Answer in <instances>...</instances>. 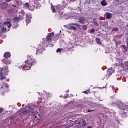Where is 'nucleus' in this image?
Wrapping results in <instances>:
<instances>
[{
    "label": "nucleus",
    "instance_id": "nucleus-1",
    "mask_svg": "<svg viewBox=\"0 0 128 128\" xmlns=\"http://www.w3.org/2000/svg\"><path fill=\"white\" fill-rule=\"evenodd\" d=\"M64 28H66L67 30H76V27L80 28V25L76 23H71L68 25H64Z\"/></svg>",
    "mask_w": 128,
    "mask_h": 128
},
{
    "label": "nucleus",
    "instance_id": "nucleus-2",
    "mask_svg": "<svg viewBox=\"0 0 128 128\" xmlns=\"http://www.w3.org/2000/svg\"><path fill=\"white\" fill-rule=\"evenodd\" d=\"M6 69H4V68H0V80H3L6 79V76H4V74H6Z\"/></svg>",
    "mask_w": 128,
    "mask_h": 128
},
{
    "label": "nucleus",
    "instance_id": "nucleus-3",
    "mask_svg": "<svg viewBox=\"0 0 128 128\" xmlns=\"http://www.w3.org/2000/svg\"><path fill=\"white\" fill-rule=\"evenodd\" d=\"M77 20L82 24H86V22H88V20L85 19L84 17L83 16H80L77 18Z\"/></svg>",
    "mask_w": 128,
    "mask_h": 128
},
{
    "label": "nucleus",
    "instance_id": "nucleus-4",
    "mask_svg": "<svg viewBox=\"0 0 128 128\" xmlns=\"http://www.w3.org/2000/svg\"><path fill=\"white\" fill-rule=\"evenodd\" d=\"M54 32L49 33L46 36V41L48 42H52V38H54Z\"/></svg>",
    "mask_w": 128,
    "mask_h": 128
},
{
    "label": "nucleus",
    "instance_id": "nucleus-5",
    "mask_svg": "<svg viewBox=\"0 0 128 128\" xmlns=\"http://www.w3.org/2000/svg\"><path fill=\"white\" fill-rule=\"evenodd\" d=\"M122 108L121 110L123 112V114H126L128 112V105L123 104L122 106Z\"/></svg>",
    "mask_w": 128,
    "mask_h": 128
},
{
    "label": "nucleus",
    "instance_id": "nucleus-6",
    "mask_svg": "<svg viewBox=\"0 0 128 128\" xmlns=\"http://www.w3.org/2000/svg\"><path fill=\"white\" fill-rule=\"evenodd\" d=\"M8 3L2 2L0 6V8L2 10H6V8H8Z\"/></svg>",
    "mask_w": 128,
    "mask_h": 128
},
{
    "label": "nucleus",
    "instance_id": "nucleus-7",
    "mask_svg": "<svg viewBox=\"0 0 128 128\" xmlns=\"http://www.w3.org/2000/svg\"><path fill=\"white\" fill-rule=\"evenodd\" d=\"M77 124H82L84 126L86 124V120H81L78 123H76Z\"/></svg>",
    "mask_w": 128,
    "mask_h": 128
},
{
    "label": "nucleus",
    "instance_id": "nucleus-8",
    "mask_svg": "<svg viewBox=\"0 0 128 128\" xmlns=\"http://www.w3.org/2000/svg\"><path fill=\"white\" fill-rule=\"evenodd\" d=\"M24 6H25V8H28V10H32H32H34L33 8H32V6H30V4H28V2L25 3V4H24Z\"/></svg>",
    "mask_w": 128,
    "mask_h": 128
},
{
    "label": "nucleus",
    "instance_id": "nucleus-9",
    "mask_svg": "<svg viewBox=\"0 0 128 128\" xmlns=\"http://www.w3.org/2000/svg\"><path fill=\"white\" fill-rule=\"evenodd\" d=\"M4 58H10V52H6L4 54Z\"/></svg>",
    "mask_w": 128,
    "mask_h": 128
},
{
    "label": "nucleus",
    "instance_id": "nucleus-10",
    "mask_svg": "<svg viewBox=\"0 0 128 128\" xmlns=\"http://www.w3.org/2000/svg\"><path fill=\"white\" fill-rule=\"evenodd\" d=\"M106 16L108 20H110V18H112V14L110 12H106Z\"/></svg>",
    "mask_w": 128,
    "mask_h": 128
},
{
    "label": "nucleus",
    "instance_id": "nucleus-11",
    "mask_svg": "<svg viewBox=\"0 0 128 128\" xmlns=\"http://www.w3.org/2000/svg\"><path fill=\"white\" fill-rule=\"evenodd\" d=\"M101 4L102 6H106L108 4V2H106V0H103L101 2Z\"/></svg>",
    "mask_w": 128,
    "mask_h": 128
},
{
    "label": "nucleus",
    "instance_id": "nucleus-12",
    "mask_svg": "<svg viewBox=\"0 0 128 128\" xmlns=\"http://www.w3.org/2000/svg\"><path fill=\"white\" fill-rule=\"evenodd\" d=\"M28 114V110H24V109H22L21 110V112H20V114Z\"/></svg>",
    "mask_w": 128,
    "mask_h": 128
},
{
    "label": "nucleus",
    "instance_id": "nucleus-13",
    "mask_svg": "<svg viewBox=\"0 0 128 128\" xmlns=\"http://www.w3.org/2000/svg\"><path fill=\"white\" fill-rule=\"evenodd\" d=\"M4 26H7L8 28H10V26H12V23L10 22H4Z\"/></svg>",
    "mask_w": 128,
    "mask_h": 128
},
{
    "label": "nucleus",
    "instance_id": "nucleus-14",
    "mask_svg": "<svg viewBox=\"0 0 128 128\" xmlns=\"http://www.w3.org/2000/svg\"><path fill=\"white\" fill-rule=\"evenodd\" d=\"M13 20H14V22H18L20 20V18L18 17H16L14 18Z\"/></svg>",
    "mask_w": 128,
    "mask_h": 128
},
{
    "label": "nucleus",
    "instance_id": "nucleus-15",
    "mask_svg": "<svg viewBox=\"0 0 128 128\" xmlns=\"http://www.w3.org/2000/svg\"><path fill=\"white\" fill-rule=\"evenodd\" d=\"M123 36L122 34H118L116 36V38H122Z\"/></svg>",
    "mask_w": 128,
    "mask_h": 128
},
{
    "label": "nucleus",
    "instance_id": "nucleus-16",
    "mask_svg": "<svg viewBox=\"0 0 128 128\" xmlns=\"http://www.w3.org/2000/svg\"><path fill=\"white\" fill-rule=\"evenodd\" d=\"M96 42L98 44H102V42H100V39L98 38H96Z\"/></svg>",
    "mask_w": 128,
    "mask_h": 128
},
{
    "label": "nucleus",
    "instance_id": "nucleus-17",
    "mask_svg": "<svg viewBox=\"0 0 128 128\" xmlns=\"http://www.w3.org/2000/svg\"><path fill=\"white\" fill-rule=\"evenodd\" d=\"M51 9L53 12H56V8L54 7V5H51Z\"/></svg>",
    "mask_w": 128,
    "mask_h": 128
},
{
    "label": "nucleus",
    "instance_id": "nucleus-18",
    "mask_svg": "<svg viewBox=\"0 0 128 128\" xmlns=\"http://www.w3.org/2000/svg\"><path fill=\"white\" fill-rule=\"evenodd\" d=\"M8 14H12V12H14V9L12 8H11V9H9L8 10Z\"/></svg>",
    "mask_w": 128,
    "mask_h": 128
},
{
    "label": "nucleus",
    "instance_id": "nucleus-19",
    "mask_svg": "<svg viewBox=\"0 0 128 128\" xmlns=\"http://www.w3.org/2000/svg\"><path fill=\"white\" fill-rule=\"evenodd\" d=\"M20 20H24V15H22V14H20Z\"/></svg>",
    "mask_w": 128,
    "mask_h": 128
},
{
    "label": "nucleus",
    "instance_id": "nucleus-20",
    "mask_svg": "<svg viewBox=\"0 0 128 128\" xmlns=\"http://www.w3.org/2000/svg\"><path fill=\"white\" fill-rule=\"evenodd\" d=\"M121 48H124V50H126V46L124 45H122Z\"/></svg>",
    "mask_w": 128,
    "mask_h": 128
},
{
    "label": "nucleus",
    "instance_id": "nucleus-21",
    "mask_svg": "<svg viewBox=\"0 0 128 128\" xmlns=\"http://www.w3.org/2000/svg\"><path fill=\"white\" fill-rule=\"evenodd\" d=\"M112 30L113 32H118V28H114Z\"/></svg>",
    "mask_w": 128,
    "mask_h": 128
},
{
    "label": "nucleus",
    "instance_id": "nucleus-22",
    "mask_svg": "<svg viewBox=\"0 0 128 128\" xmlns=\"http://www.w3.org/2000/svg\"><path fill=\"white\" fill-rule=\"evenodd\" d=\"M4 64H6V65H8V64H10V62H8V60H4Z\"/></svg>",
    "mask_w": 128,
    "mask_h": 128
},
{
    "label": "nucleus",
    "instance_id": "nucleus-23",
    "mask_svg": "<svg viewBox=\"0 0 128 128\" xmlns=\"http://www.w3.org/2000/svg\"><path fill=\"white\" fill-rule=\"evenodd\" d=\"M2 32H6V28L4 26L2 27L1 28Z\"/></svg>",
    "mask_w": 128,
    "mask_h": 128
},
{
    "label": "nucleus",
    "instance_id": "nucleus-24",
    "mask_svg": "<svg viewBox=\"0 0 128 128\" xmlns=\"http://www.w3.org/2000/svg\"><path fill=\"white\" fill-rule=\"evenodd\" d=\"M20 14L22 16H24V10H21Z\"/></svg>",
    "mask_w": 128,
    "mask_h": 128
},
{
    "label": "nucleus",
    "instance_id": "nucleus-25",
    "mask_svg": "<svg viewBox=\"0 0 128 128\" xmlns=\"http://www.w3.org/2000/svg\"><path fill=\"white\" fill-rule=\"evenodd\" d=\"M94 32V28H92L90 30V34H92Z\"/></svg>",
    "mask_w": 128,
    "mask_h": 128
},
{
    "label": "nucleus",
    "instance_id": "nucleus-26",
    "mask_svg": "<svg viewBox=\"0 0 128 128\" xmlns=\"http://www.w3.org/2000/svg\"><path fill=\"white\" fill-rule=\"evenodd\" d=\"M82 28H83V30H86V25H83V26H82Z\"/></svg>",
    "mask_w": 128,
    "mask_h": 128
},
{
    "label": "nucleus",
    "instance_id": "nucleus-27",
    "mask_svg": "<svg viewBox=\"0 0 128 128\" xmlns=\"http://www.w3.org/2000/svg\"><path fill=\"white\" fill-rule=\"evenodd\" d=\"M26 22L27 24H28V23L30 22V19H27V20H26Z\"/></svg>",
    "mask_w": 128,
    "mask_h": 128
},
{
    "label": "nucleus",
    "instance_id": "nucleus-28",
    "mask_svg": "<svg viewBox=\"0 0 128 128\" xmlns=\"http://www.w3.org/2000/svg\"><path fill=\"white\" fill-rule=\"evenodd\" d=\"M57 52H62V50L60 48H58L56 50Z\"/></svg>",
    "mask_w": 128,
    "mask_h": 128
},
{
    "label": "nucleus",
    "instance_id": "nucleus-29",
    "mask_svg": "<svg viewBox=\"0 0 128 128\" xmlns=\"http://www.w3.org/2000/svg\"><path fill=\"white\" fill-rule=\"evenodd\" d=\"M13 6H14V8H18V5H17V6L13 5Z\"/></svg>",
    "mask_w": 128,
    "mask_h": 128
},
{
    "label": "nucleus",
    "instance_id": "nucleus-30",
    "mask_svg": "<svg viewBox=\"0 0 128 128\" xmlns=\"http://www.w3.org/2000/svg\"><path fill=\"white\" fill-rule=\"evenodd\" d=\"M30 62V60H26L25 61V64H28Z\"/></svg>",
    "mask_w": 128,
    "mask_h": 128
},
{
    "label": "nucleus",
    "instance_id": "nucleus-31",
    "mask_svg": "<svg viewBox=\"0 0 128 128\" xmlns=\"http://www.w3.org/2000/svg\"><path fill=\"white\" fill-rule=\"evenodd\" d=\"M3 111H4V108H0V114Z\"/></svg>",
    "mask_w": 128,
    "mask_h": 128
},
{
    "label": "nucleus",
    "instance_id": "nucleus-32",
    "mask_svg": "<svg viewBox=\"0 0 128 128\" xmlns=\"http://www.w3.org/2000/svg\"><path fill=\"white\" fill-rule=\"evenodd\" d=\"M32 66V63L30 62V64H29L30 68V66Z\"/></svg>",
    "mask_w": 128,
    "mask_h": 128
},
{
    "label": "nucleus",
    "instance_id": "nucleus-33",
    "mask_svg": "<svg viewBox=\"0 0 128 128\" xmlns=\"http://www.w3.org/2000/svg\"><path fill=\"white\" fill-rule=\"evenodd\" d=\"M60 6H62L60 5H58V6H56L57 8H60Z\"/></svg>",
    "mask_w": 128,
    "mask_h": 128
},
{
    "label": "nucleus",
    "instance_id": "nucleus-34",
    "mask_svg": "<svg viewBox=\"0 0 128 128\" xmlns=\"http://www.w3.org/2000/svg\"><path fill=\"white\" fill-rule=\"evenodd\" d=\"M42 40H43L42 44H44V42H46V40L42 39Z\"/></svg>",
    "mask_w": 128,
    "mask_h": 128
},
{
    "label": "nucleus",
    "instance_id": "nucleus-35",
    "mask_svg": "<svg viewBox=\"0 0 128 128\" xmlns=\"http://www.w3.org/2000/svg\"><path fill=\"white\" fill-rule=\"evenodd\" d=\"M70 128V126H66L65 128Z\"/></svg>",
    "mask_w": 128,
    "mask_h": 128
},
{
    "label": "nucleus",
    "instance_id": "nucleus-36",
    "mask_svg": "<svg viewBox=\"0 0 128 128\" xmlns=\"http://www.w3.org/2000/svg\"><path fill=\"white\" fill-rule=\"evenodd\" d=\"M126 44H127V46H128V39L126 40Z\"/></svg>",
    "mask_w": 128,
    "mask_h": 128
},
{
    "label": "nucleus",
    "instance_id": "nucleus-37",
    "mask_svg": "<svg viewBox=\"0 0 128 128\" xmlns=\"http://www.w3.org/2000/svg\"><path fill=\"white\" fill-rule=\"evenodd\" d=\"M115 42H116V44H118V42L116 41Z\"/></svg>",
    "mask_w": 128,
    "mask_h": 128
},
{
    "label": "nucleus",
    "instance_id": "nucleus-38",
    "mask_svg": "<svg viewBox=\"0 0 128 128\" xmlns=\"http://www.w3.org/2000/svg\"><path fill=\"white\" fill-rule=\"evenodd\" d=\"M88 112H90V110H88Z\"/></svg>",
    "mask_w": 128,
    "mask_h": 128
},
{
    "label": "nucleus",
    "instance_id": "nucleus-39",
    "mask_svg": "<svg viewBox=\"0 0 128 128\" xmlns=\"http://www.w3.org/2000/svg\"><path fill=\"white\" fill-rule=\"evenodd\" d=\"M6 0V2H10V0Z\"/></svg>",
    "mask_w": 128,
    "mask_h": 128
},
{
    "label": "nucleus",
    "instance_id": "nucleus-40",
    "mask_svg": "<svg viewBox=\"0 0 128 128\" xmlns=\"http://www.w3.org/2000/svg\"><path fill=\"white\" fill-rule=\"evenodd\" d=\"M88 128H92V126H89L88 127Z\"/></svg>",
    "mask_w": 128,
    "mask_h": 128
},
{
    "label": "nucleus",
    "instance_id": "nucleus-41",
    "mask_svg": "<svg viewBox=\"0 0 128 128\" xmlns=\"http://www.w3.org/2000/svg\"><path fill=\"white\" fill-rule=\"evenodd\" d=\"M71 2H76V0H71Z\"/></svg>",
    "mask_w": 128,
    "mask_h": 128
},
{
    "label": "nucleus",
    "instance_id": "nucleus-42",
    "mask_svg": "<svg viewBox=\"0 0 128 128\" xmlns=\"http://www.w3.org/2000/svg\"><path fill=\"white\" fill-rule=\"evenodd\" d=\"M90 112H94V110H90Z\"/></svg>",
    "mask_w": 128,
    "mask_h": 128
},
{
    "label": "nucleus",
    "instance_id": "nucleus-43",
    "mask_svg": "<svg viewBox=\"0 0 128 128\" xmlns=\"http://www.w3.org/2000/svg\"><path fill=\"white\" fill-rule=\"evenodd\" d=\"M0 26H2V24L0 23Z\"/></svg>",
    "mask_w": 128,
    "mask_h": 128
},
{
    "label": "nucleus",
    "instance_id": "nucleus-44",
    "mask_svg": "<svg viewBox=\"0 0 128 128\" xmlns=\"http://www.w3.org/2000/svg\"><path fill=\"white\" fill-rule=\"evenodd\" d=\"M84 92H85L86 94V91H85Z\"/></svg>",
    "mask_w": 128,
    "mask_h": 128
},
{
    "label": "nucleus",
    "instance_id": "nucleus-45",
    "mask_svg": "<svg viewBox=\"0 0 128 128\" xmlns=\"http://www.w3.org/2000/svg\"><path fill=\"white\" fill-rule=\"evenodd\" d=\"M24 106V104H22V106Z\"/></svg>",
    "mask_w": 128,
    "mask_h": 128
},
{
    "label": "nucleus",
    "instance_id": "nucleus-46",
    "mask_svg": "<svg viewBox=\"0 0 128 128\" xmlns=\"http://www.w3.org/2000/svg\"><path fill=\"white\" fill-rule=\"evenodd\" d=\"M126 26L128 28V25H126Z\"/></svg>",
    "mask_w": 128,
    "mask_h": 128
},
{
    "label": "nucleus",
    "instance_id": "nucleus-47",
    "mask_svg": "<svg viewBox=\"0 0 128 128\" xmlns=\"http://www.w3.org/2000/svg\"><path fill=\"white\" fill-rule=\"evenodd\" d=\"M1 88H2V86H1Z\"/></svg>",
    "mask_w": 128,
    "mask_h": 128
},
{
    "label": "nucleus",
    "instance_id": "nucleus-48",
    "mask_svg": "<svg viewBox=\"0 0 128 128\" xmlns=\"http://www.w3.org/2000/svg\"><path fill=\"white\" fill-rule=\"evenodd\" d=\"M104 88V87H103V88Z\"/></svg>",
    "mask_w": 128,
    "mask_h": 128
},
{
    "label": "nucleus",
    "instance_id": "nucleus-49",
    "mask_svg": "<svg viewBox=\"0 0 128 128\" xmlns=\"http://www.w3.org/2000/svg\"><path fill=\"white\" fill-rule=\"evenodd\" d=\"M2 62H4V60H2Z\"/></svg>",
    "mask_w": 128,
    "mask_h": 128
},
{
    "label": "nucleus",
    "instance_id": "nucleus-50",
    "mask_svg": "<svg viewBox=\"0 0 128 128\" xmlns=\"http://www.w3.org/2000/svg\"><path fill=\"white\" fill-rule=\"evenodd\" d=\"M5 86H6V84H5Z\"/></svg>",
    "mask_w": 128,
    "mask_h": 128
},
{
    "label": "nucleus",
    "instance_id": "nucleus-51",
    "mask_svg": "<svg viewBox=\"0 0 128 128\" xmlns=\"http://www.w3.org/2000/svg\"><path fill=\"white\" fill-rule=\"evenodd\" d=\"M12 120V118H11V119H10V120Z\"/></svg>",
    "mask_w": 128,
    "mask_h": 128
},
{
    "label": "nucleus",
    "instance_id": "nucleus-52",
    "mask_svg": "<svg viewBox=\"0 0 128 128\" xmlns=\"http://www.w3.org/2000/svg\"><path fill=\"white\" fill-rule=\"evenodd\" d=\"M2 26H4V25H2Z\"/></svg>",
    "mask_w": 128,
    "mask_h": 128
}]
</instances>
